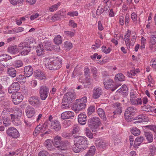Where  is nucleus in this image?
<instances>
[{"instance_id":"aec40b11","label":"nucleus","mask_w":156,"mask_h":156,"mask_svg":"<svg viewBox=\"0 0 156 156\" xmlns=\"http://www.w3.org/2000/svg\"><path fill=\"white\" fill-rule=\"evenodd\" d=\"M34 74L36 78L40 80H45L46 79L45 74L41 70H36L34 72Z\"/></svg>"},{"instance_id":"20e7f679","label":"nucleus","mask_w":156,"mask_h":156,"mask_svg":"<svg viewBox=\"0 0 156 156\" xmlns=\"http://www.w3.org/2000/svg\"><path fill=\"white\" fill-rule=\"evenodd\" d=\"M74 144L77 146H80V147L83 148V149H86L87 147L88 143L87 139V138L84 136H79L74 138Z\"/></svg>"},{"instance_id":"5fc2aeb1","label":"nucleus","mask_w":156,"mask_h":156,"mask_svg":"<svg viewBox=\"0 0 156 156\" xmlns=\"http://www.w3.org/2000/svg\"><path fill=\"white\" fill-rule=\"evenodd\" d=\"M80 147V146H77L76 144H74V146L73 148V151L76 153H78L82 150L84 149L83 148Z\"/></svg>"},{"instance_id":"39448f33","label":"nucleus","mask_w":156,"mask_h":156,"mask_svg":"<svg viewBox=\"0 0 156 156\" xmlns=\"http://www.w3.org/2000/svg\"><path fill=\"white\" fill-rule=\"evenodd\" d=\"M137 111V109L133 106L127 107L124 113L125 119L128 122H131L132 120L131 116L134 115Z\"/></svg>"},{"instance_id":"6e6d98bb","label":"nucleus","mask_w":156,"mask_h":156,"mask_svg":"<svg viewBox=\"0 0 156 156\" xmlns=\"http://www.w3.org/2000/svg\"><path fill=\"white\" fill-rule=\"evenodd\" d=\"M153 107H151L149 105H144L142 107V110L146 112L153 111Z\"/></svg>"},{"instance_id":"473e14b6","label":"nucleus","mask_w":156,"mask_h":156,"mask_svg":"<svg viewBox=\"0 0 156 156\" xmlns=\"http://www.w3.org/2000/svg\"><path fill=\"white\" fill-rule=\"evenodd\" d=\"M23 43H26V45L30 46V45L33 43H36V41L32 37H27L25 40L24 42Z\"/></svg>"},{"instance_id":"7c9ffc66","label":"nucleus","mask_w":156,"mask_h":156,"mask_svg":"<svg viewBox=\"0 0 156 156\" xmlns=\"http://www.w3.org/2000/svg\"><path fill=\"white\" fill-rule=\"evenodd\" d=\"M131 104L132 105H138L142 104V100L140 98H137L132 100L130 101Z\"/></svg>"},{"instance_id":"c9c22d12","label":"nucleus","mask_w":156,"mask_h":156,"mask_svg":"<svg viewBox=\"0 0 156 156\" xmlns=\"http://www.w3.org/2000/svg\"><path fill=\"white\" fill-rule=\"evenodd\" d=\"M16 80L20 83H24L26 82V77L25 75H19L16 77Z\"/></svg>"},{"instance_id":"4be33fe9","label":"nucleus","mask_w":156,"mask_h":156,"mask_svg":"<svg viewBox=\"0 0 156 156\" xmlns=\"http://www.w3.org/2000/svg\"><path fill=\"white\" fill-rule=\"evenodd\" d=\"M45 130V127L44 126L39 124L36 127L33 132V134L34 136H37L40 132H44Z\"/></svg>"},{"instance_id":"e433bc0d","label":"nucleus","mask_w":156,"mask_h":156,"mask_svg":"<svg viewBox=\"0 0 156 156\" xmlns=\"http://www.w3.org/2000/svg\"><path fill=\"white\" fill-rule=\"evenodd\" d=\"M93 83V80L90 78L88 77L86 78V82L85 83L83 82V84L85 88H89L92 85Z\"/></svg>"},{"instance_id":"13d9d810","label":"nucleus","mask_w":156,"mask_h":156,"mask_svg":"<svg viewBox=\"0 0 156 156\" xmlns=\"http://www.w3.org/2000/svg\"><path fill=\"white\" fill-rule=\"evenodd\" d=\"M97 146L101 149H104L106 147V144L105 142L101 141L98 143V144L97 145Z\"/></svg>"},{"instance_id":"c03bdc74","label":"nucleus","mask_w":156,"mask_h":156,"mask_svg":"<svg viewBox=\"0 0 156 156\" xmlns=\"http://www.w3.org/2000/svg\"><path fill=\"white\" fill-rule=\"evenodd\" d=\"M80 130V129L79 126L77 124H75L73 127L72 133L73 134L77 133Z\"/></svg>"},{"instance_id":"338daca9","label":"nucleus","mask_w":156,"mask_h":156,"mask_svg":"<svg viewBox=\"0 0 156 156\" xmlns=\"http://www.w3.org/2000/svg\"><path fill=\"white\" fill-rule=\"evenodd\" d=\"M102 51L103 52L106 54L109 53L111 51V48H107L105 46H103L102 47Z\"/></svg>"},{"instance_id":"4d7b16f0","label":"nucleus","mask_w":156,"mask_h":156,"mask_svg":"<svg viewBox=\"0 0 156 156\" xmlns=\"http://www.w3.org/2000/svg\"><path fill=\"white\" fill-rule=\"evenodd\" d=\"M64 34L67 37H72L75 34V32L69 31H64Z\"/></svg>"},{"instance_id":"ea45409f","label":"nucleus","mask_w":156,"mask_h":156,"mask_svg":"<svg viewBox=\"0 0 156 156\" xmlns=\"http://www.w3.org/2000/svg\"><path fill=\"white\" fill-rule=\"evenodd\" d=\"M23 65V62L21 60H16L13 63L14 66L16 68L22 67Z\"/></svg>"},{"instance_id":"9d476101","label":"nucleus","mask_w":156,"mask_h":156,"mask_svg":"<svg viewBox=\"0 0 156 156\" xmlns=\"http://www.w3.org/2000/svg\"><path fill=\"white\" fill-rule=\"evenodd\" d=\"M7 135L12 137L13 138L17 139L20 136V133L18 130L15 128L10 127L6 130Z\"/></svg>"},{"instance_id":"423d86ee","label":"nucleus","mask_w":156,"mask_h":156,"mask_svg":"<svg viewBox=\"0 0 156 156\" xmlns=\"http://www.w3.org/2000/svg\"><path fill=\"white\" fill-rule=\"evenodd\" d=\"M103 83L105 88L107 89H110L112 91H114L120 85L117 84L113 87V81L112 79L110 78L105 79L104 80Z\"/></svg>"},{"instance_id":"f03ea898","label":"nucleus","mask_w":156,"mask_h":156,"mask_svg":"<svg viewBox=\"0 0 156 156\" xmlns=\"http://www.w3.org/2000/svg\"><path fill=\"white\" fill-rule=\"evenodd\" d=\"M87 102V98L86 97L76 100V104L73 106V110L76 113L83 110L86 107Z\"/></svg>"},{"instance_id":"a18cd8bd","label":"nucleus","mask_w":156,"mask_h":156,"mask_svg":"<svg viewBox=\"0 0 156 156\" xmlns=\"http://www.w3.org/2000/svg\"><path fill=\"white\" fill-rule=\"evenodd\" d=\"M54 41L55 43L57 44H61L62 42L61 36L60 35H58L54 38Z\"/></svg>"},{"instance_id":"680f3d73","label":"nucleus","mask_w":156,"mask_h":156,"mask_svg":"<svg viewBox=\"0 0 156 156\" xmlns=\"http://www.w3.org/2000/svg\"><path fill=\"white\" fill-rule=\"evenodd\" d=\"M136 35L135 32H132L131 33V44H135L136 38Z\"/></svg>"},{"instance_id":"79ce46f5","label":"nucleus","mask_w":156,"mask_h":156,"mask_svg":"<svg viewBox=\"0 0 156 156\" xmlns=\"http://www.w3.org/2000/svg\"><path fill=\"white\" fill-rule=\"evenodd\" d=\"M53 143L51 140L47 139L44 143V145L47 149H50L52 147Z\"/></svg>"},{"instance_id":"4c0bfd02","label":"nucleus","mask_w":156,"mask_h":156,"mask_svg":"<svg viewBox=\"0 0 156 156\" xmlns=\"http://www.w3.org/2000/svg\"><path fill=\"white\" fill-rule=\"evenodd\" d=\"M58 148L61 150H65L67 149L69 146V143L68 141H62L61 143Z\"/></svg>"},{"instance_id":"a211bd4d","label":"nucleus","mask_w":156,"mask_h":156,"mask_svg":"<svg viewBox=\"0 0 156 156\" xmlns=\"http://www.w3.org/2000/svg\"><path fill=\"white\" fill-rule=\"evenodd\" d=\"M51 129L56 131H59L61 129V126L60 122L58 120H54L50 124Z\"/></svg>"},{"instance_id":"8fccbe9b","label":"nucleus","mask_w":156,"mask_h":156,"mask_svg":"<svg viewBox=\"0 0 156 156\" xmlns=\"http://www.w3.org/2000/svg\"><path fill=\"white\" fill-rule=\"evenodd\" d=\"M129 94L130 101L136 99L137 95L136 93L133 90L130 91Z\"/></svg>"},{"instance_id":"c756f323","label":"nucleus","mask_w":156,"mask_h":156,"mask_svg":"<svg viewBox=\"0 0 156 156\" xmlns=\"http://www.w3.org/2000/svg\"><path fill=\"white\" fill-rule=\"evenodd\" d=\"M97 112L98 115L102 119L104 120H106L105 112L102 108H98L97 110Z\"/></svg>"},{"instance_id":"0eeeda50","label":"nucleus","mask_w":156,"mask_h":156,"mask_svg":"<svg viewBox=\"0 0 156 156\" xmlns=\"http://www.w3.org/2000/svg\"><path fill=\"white\" fill-rule=\"evenodd\" d=\"M26 43H21L18 45V47L20 50H21V54L22 55H27L30 51V46L26 45Z\"/></svg>"},{"instance_id":"de8ad7c7","label":"nucleus","mask_w":156,"mask_h":156,"mask_svg":"<svg viewBox=\"0 0 156 156\" xmlns=\"http://www.w3.org/2000/svg\"><path fill=\"white\" fill-rule=\"evenodd\" d=\"M131 132L135 136H137L139 135L140 133V131L136 127H133L131 129Z\"/></svg>"},{"instance_id":"e2e57ef3","label":"nucleus","mask_w":156,"mask_h":156,"mask_svg":"<svg viewBox=\"0 0 156 156\" xmlns=\"http://www.w3.org/2000/svg\"><path fill=\"white\" fill-rule=\"evenodd\" d=\"M147 79L149 82L148 86H149L151 87L153 86L154 82V80L152 79L151 76V75H149L148 76Z\"/></svg>"},{"instance_id":"3c124183","label":"nucleus","mask_w":156,"mask_h":156,"mask_svg":"<svg viewBox=\"0 0 156 156\" xmlns=\"http://www.w3.org/2000/svg\"><path fill=\"white\" fill-rule=\"evenodd\" d=\"M99 124L92 125L91 124H88V126L90 128L93 132H96L99 130Z\"/></svg>"},{"instance_id":"9b49d317","label":"nucleus","mask_w":156,"mask_h":156,"mask_svg":"<svg viewBox=\"0 0 156 156\" xmlns=\"http://www.w3.org/2000/svg\"><path fill=\"white\" fill-rule=\"evenodd\" d=\"M11 98L13 103L15 105H18L23 99V96L20 92H17L12 94Z\"/></svg>"},{"instance_id":"f704fd0d","label":"nucleus","mask_w":156,"mask_h":156,"mask_svg":"<svg viewBox=\"0 0 156 156\" xmlns=\"http://www.w3.org/2000/svg\"><path fill=\"white\" fill-rule=\"evenodd\" d=\"M95 147L94 146H91L84 156H93L95 153Z\"/></svg>"},{"instance_id":"09e8293b","label":"nucleus","mask_w":156,"mask_h":156,"mask_svg":"<svg viewBox=\"0 0 156 156\" xmlns=\"http://www.w3.org/2000/svg\"><path fill=\"white\" fill-rule=\"evenodd\" d=\"M36 52L38 53L39 55H40L42 52L44 51V50L43 48V46L42 44H39L36 48Z\"/></svg>"},{"instance_id":"6e6552de","label":"nucleus","mask_w":156,"mask_h":156,"mask_svg":"<svg viewBox=\"0 0 156 156\" xmlns=\"http://www.w3.org/2000/svg\"><path fill=\"white\" fill-rule=\"evenodd\" d=\"M49 93L48 87L44 85L41 86L39 88L40 96L42 100H45L48 97Z\"/></svg>"},{"instance_id":"b1692460","label":"nucleus","mask_w":156,"mask_h":156,"mask_svg":"<svg viewBox=\"0 0 156 156\" xmlns=\"http://www.w3.org/2000/svg\"><path fill=\"white\" fill-rule=\"evenodd\" d=\"M19 50L17 46L16 45L10 46L8 48V51L12 54H15L19 52Z\"/></svg>"},{"instance_id":"1a4fd4ad","label":"nucleus","mask_w":156,"mask_h":156,"mask_svg":"<svg viewBox=\"0 0 156 156\" xmlns=\"http://www.w3.org/2000/svg\"><path fill=\"white\" fill-rule=\"evenodd\" d=\"M76 98V95L74 92L66 93L64 96L63 103H71Z\"/></svg>"},{"instance_id":"69168bd1","label":"nucleus","mask_w":156,"mask_h":156,"mask_svg":"<svg viewBox=\"0 0 156 156\" xmlns=\"http://www.w3.org/2000/svg\"><path fill=\"white\" fill-rule=\"evenodd\" d=\"M70 103H63L62 102V104L61 106V108L63 110H66L69 108V104Z\"/></svg>"},{"instance_id":"a878e982","label":"nucleus","mask_w":156,"mask_h":156,"mask_svg":"<svg viewBox=\"0 0 156 156\" xmlns=\"http://www.w3.org/2000/svg\"><path fill=\"white\" fill-rule=\"evenodd\" d=\"M42 45L44 51L45 50L47 51H51L52 48L51 46V43L50 41H45Z\"/></svg>"},{"instance_id":"f257e3e1","label":"nucleus","mask_w":156,"mask_h":156,"mask_svg":"<svg viewBox=\"0 0 156 156\" xmlns=\"http://www.w3.org/2000/svg\"><path fill=\"white\" fill-rule=\"evenodd\" d=\"M44 63L47 68L51 70L59 69L62 65V60L58 58L53 60L46 58L43 59Z\"/></svg>"},{"instance_id":"bb28decb","label":"nucleus","mask_w":156,"mask_h":156,"mask_svg":"<svg viewBox=\"0 0 156 156\" xmlns=\"http://www.w3.org/2000/svg\"><path fill=\"white\" fill-rule=\"evenodd\" d=\"M149 156H153L156 154V147L154 144L150 145L149 147Z\"/></svg>"},{"instance_id":"dca6fc26","label":"nucleus","mask_w":156,"mask_h":156,"mask_svg":"<svg viewBox=\"0 0 156 156\" xmlns=\"http://www.w3.org/2000/svg\"><path fill=\"white\" fill-rule=\"evenodd\" d=\"M74 116V113L70 111L64 112L61 115V118L63 119H72Z\"/></svg>"},{"instance_id":"603ef678","label":"nucleus","mask_w":156,"mask_h":156,"mask_svg":"<svg viewBox=\"0 0 156 156\" xmlns=\"http://www.w3.org/2000/svg\"><path fill=\"white\" fill-rule=\"evenodd\" d=\"M95 107L94 106L90 105L87 109V114L90 115L95 111Z\"/></svg>"},{"instance_id":"bf43d9fd","label":"nucleus","mask_w":156,"mask_h":156,"mask_svg":"<svg viewBox=\"0 0 156 156\" xmlns=\"http://www.w3.org/2000/svg\"><path fill=\"white\" fill-rule=\"evenodd\" d=\"M64 45V47L68 50H70L73 47L72 44L68 41L65 42Z\"/></svg>"},{"instance_id":"4468645a","label":"nucleus","mask_w":156,"mask_h":156,"mask_svg":"<svg viewBox=\"0 0 156 156\" xmlns=\"http://www.w3.org/2000/svg\"><path fill=\"white\" fill-rule=\"evenodd\" d=\"M20 88V86L17 82L12 83L9 87L8 91L9 94H12L17 92Z\"/></svg>"},{"instance_id":"58836bf2","label":"nucleus","mask_w":156,"mask_h":156,"mask_svg":"<svg viewBox=\"0 0 156 156\" xmlns=\"http://www.w3.org/2000/svg\"><path fill=\"white\" fill-rule=\"evenodd\" d=\"M128 90V89L127 86L125 85H123L116 91V92L120 93L121 94H123L124 93H126Z\"/></svg>"},{"instance_id":"cd10ccee","label":"nucleus","mask_w":156,"mask_h":156,"mask_svg":"<svg viewBox=\"0 0 156 156\" xmlns=\"http://www.w3.org/2000/svg\"><path fill=\"white\" fill-rule=\"evenodd\" d=\"M12 113H13V114L16 116L17 119L20 118V119L23 115L22 110L20 108H16L14 110L13 109V111L12 112Z\"/></svg>"},{"instance_id":"72a5a7b5","label":"nucleus","mask_w":156,"mask_h":156,"mask_svg":"<svg viewBox=\"0 0 156 156\" xmlns=\"http://www.w3.org/2000/svg\"><path fill=\"white\" fill-rule=\"evenodd\" d=\"M144 135L146 139L148 141V142H152L153 140V135L151 132H145Z\"/></svg>"},{"instance_id":"6ab92c4d","label":"nucleus","mask_w":156,"mask_h":156,"mask_svg":"<svg viewBox=\"0 0 156 156\" xmlns=\"http://www.w3.org/2000/svg\"><path fill=\"white\" fill-rule=\"evenodd\" d=\"M33 73V69L30 66H25L24 69V74L27 77L30 76Z\"/></svg>"},{"instance_id":"49530a36","label":"nucleus","mask_w":156,"mask_h":156,"mask_svg":"<svg viewBox=\"0 0 156 156\" xmlns=\"http://www.w3.org/2000/svg\"><path fill=\"white\" fill-rule=\"evenodd\" d=\"M85 133L86 136L90 139H92L93 138V136L91 131L88 127H86L85 130Z\"/></svg>"},{"instance_id":"2eb2a0df","label":"nucleus","mask_w":156,"mask_h":156,"mask_svg":"<svg viewBox=\"0 0 156 156\" xmlns=\"http://www.w3.org/2000/svg\"><path fill=\"white\" fill-rule=\"evenodd\" d=\"M25 112L27 116L30 118L33 117L36 113L35 109L29 105L26 107Z\"/></svg>"},{"instance_id":"c85d7f7f","label":"nucleus","mask_w":156,"mask_h":156,"mask_svg":"<svg viewBox=\"0 0 156 156\" xmlns=\"http://www.w3.org/2000/svg\"><path fill=\"white\" fill-rule=\"evenodd\" d=\"M61 138L60 136H57L54 138L53 143L55 147L58 148L62 142Z\"/></svg>"},{"instance_id":"0e129e2a","label":"nucleus","mask_w":156,"mask_h":156,"mask_svg":"<svg viewBox=\"0 0 156 156\" xmlns=\"http://www.w3.org/2000/svg\"><path fill=\"white\" fill-rule=\"evenodd\" d=\"M9 66L8 64H5L3 62H0V72H1L3 71L5 68H8Z\"/></svg>"},{"instance_id":"052dcab7","label":"nucleus","mask_w":156,"mask_h":156,"mask_svg":"<svg viewBox=\"0 0 156 156\" xmlns=\"http://www.w3.org/2000/svg\"><path fill=\"white\" fill-rule=\"evenodd\" d=\"M117 108L116 110L113 112L114 114L116 113L120 114L122 112V110L120 106V103L116 105Z\"/></svg>"},{"instance_id":"2f4dec72","label":"nucleus","mask_w":156,"mask_h":156,"mask_svg":"<svg viewBox=\"0 0 156 156\" xmlns=\"http://www.w3.org/2000/svg\"><path fill=\"white\" fill-rule=\"evenodd\" d=\"M7 72L9 75L12 77H14L16 76V71L14 68L11 67L8 68Z\"/></svg>"},{"instance_id":"f8f14e48","label":"nucleus","mask_w":156,"mask_h":156,"mask_svg":"<svg viewBox=\"0 0 156 156\" xmlns=\"http://www.w3.org/2000/svg\"><path fill=\"white\" fill-rule=\"evenodd\" d=\"M29 104L35 107H39L41 105V102L39 97L37 96L30 97L28 99Z\"/></svg>"},{"instance_id":"ddd939ff","label":"nucleus","mask_w":156,"mask_h":156,"mask_svg":"<svg viewBox=\"0 0 156 156\" xmlns=\"http://www.w3.org/2000/svg\"><path fill=\"white\" fill-rule=\"evenodd\" d=\"M131 31L128 30L125 35L124 38L125 44L128 49L130 48V46H133L134 44H131V40H130Z\"/></svg>"},{"instance_id":"412c9836","label":"nucleus","mask_w":156,"mask_h":156,"mask_svg":"<svg viewBox=\"0 0 156 156\" xmlns=\"http://www.w3.org/2000/svg\"><path fill=\"white\" fill-rule=\"evenodd\" d=\"M78 122L81 125H84L87 121V116L83 113L80 114L78 117Z\"/></svg>"},{"instance_id":"a19ab883","label":"nucleus","mask_w":156,"mask_h":156,"mask_svg":"<svg viewBox=\"0 0 156 156\" xmlns=\"http://www.w3.org/2000/svg\"><path fill=\"white\" fill-rule=\"evenodd\" d=\"M116 80H119L122 81L125 80V76L122 73H120L116 74L115 77Z\"/></svg>"},{"instance_id":"5701e85b","label":"nucleus","mask_w":156,"mask_h":156,"mask_svg":"<svg viewBox=\"0 0 156 156\" xmlns=\"http://www.w3.org/2000/svg\"><path fill=\"white\" fill-rule=\"evenodd\" d=\"M144 138L143 136H139L137 137L135 141L133 147L135 148H137L142 143Z\"/></svg>"},{"instance_id":"7ed1b4c3","label":"nucleus","mask_w":156,"mask_h":156,"mask_svg":"<svg viewBox=\"0 0 156 156\" xmlns=\"http://www.w3.org/2000/svg\"><path fill=\"white\" fill-rule=\"evenodd\" d=\"M13 109L10 108H5L3 109L1 116L3 120L4 124L5 126H9L10 124V118L9 116L12 113Z\"/></svg>"},{"instance_id":"37998d69","label":"nucleus","mask_w":156,"mask_h":156,"mask_svg":"<svg viewBox=\"0 0 156 156\" xmlns=\"http://www.w3.org/2000/svg\"><path fill=\"white\" fill-rule=\"evenodd\" d=\"M90 121L92 125L100 124V119L98 117H93L90 119Z\"/></svg>"},{"instance_id":"864d4df0","label":"nucleus","mask_w":156,"mask_h":156,"mask_svg":"<svg viewBox=\"0 0 156 156\" xmlns=\"http://www.w3.org/2000/svg\"><path fill=\"white\" fill-rule=\"evenodd\" d=\"M61 5V3L58 2L57 4L51 6L49 7V10L50 12H53L56 10L58 7Z\"/></svg>"},{"instance_id":"774afa93","label":"nucleus","mask_w":156,"mask_h":156,"mask_svg":"<svg viewBox=\"0 0 156 156\" xmlns=\"http://www.w3.org/2000/svg\"><path fill=\"white\" fill-rule=\"evenodd\" d=\"M49 153L46 151H42L39 152L38 156H49Z\"/></svg>"},{"instance_id":"f3484780","label":"nucleus","mask_w":156,"mask_h":156,"mask_svg":"<svg viewBox=\"0 0 156 156\" xmlns=\"http://www.w3.org/2000/svg\"><path fill=\"white\" fill-rule=\"evenodd\" d=\"M102 93V90L100 88L95 87L93 90L92 98L94 99H98Z\"/></svg>"},{"instance_id":"393cba45","label":"nucleus","mask_w":156,"mask_h":156,"mask_svg":"<svg viewBox=\"0 0 156 156\" xmlns=\"http://www.w3.org/2000/svg\"><path fill=\"white\" fill-rule=\"evenodd\" d=\"M156 43V35H152L151 36L150 41L149 42V48L152 50L154 46Z\"/></svg>"}]
</instances>
